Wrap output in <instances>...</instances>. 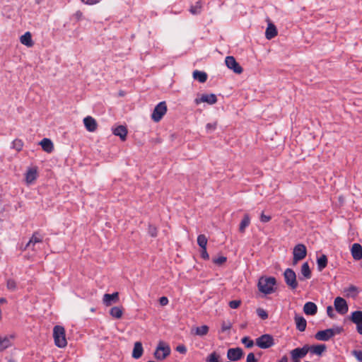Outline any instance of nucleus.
Wrapping results in <instances>:
<instances>
[{
	"label": "nucleus",
	"mask_w": 362,
	"mask_h": 362,
	"mask_svg": "<svg viewBox=\"0 0 362 362\" xmlns=\"http://www.w3.org/2000/svg\"><path fill=\"white\" fill-rule=\"evenodd\" d=\"M250 218L248 214H245L243 216V220L240 222L239 230L241 233L245 232V228L250 225Z\"/></svg>",
	"instance_id": "473e14b6"
},
{
	"label": "nucleus",
	"mask_w": 362,
	"mask_h": 362,
	"mask_svg": "<svg viewBox=\"0 0 362 362\" xmlns=\"http://www.w3.org/2000/svg\"><path fill=\"white\" fill-rule=\"evenodd\" d=\"M272 217L269 215H265L264 213H262L260 215V221L262 223H267L271 220Z\"/></svg>",
	"instance_id": "49530a36"
},
{
	"label": "nucleus",
	"mask_w": 362,
	"mask_h": 362,
	"mask_svg": "<svg viewBox=\"0 0 362 362\" xmlns=\"http://www.w3.org/2000/svg\"><path fill=\"white\" fill-rule=\"evenodd\" d=\"M83 123L88 132H95L97 129L98 124L96 120L90 116H87L85 117L83 119Z\"/></svg>",
	"instance_id": "dca6fc26"
},
{
	"label": "nucleus",
	"mask_w": 362,
	"mask_h": 362,
	"mask_svg": "<svg viewBox=\"0 0 362 362\" xmlns=\"http://www.w3.org/2000/svg\"><path fill=\"white\" fill-rule=\"evenodd\" d=\"M240 300H234L229 302V306L230 308L236 309L240 305Z\"/></svg>",
	"instance_id": "a18cd8bd"
},
{
	"label": "nucleus",
	"mask_w": 362,
	"mask_h": 362,
	"mask_svg": "<svg viewBox=\"0 0 362 362\" xmlns=\"http://www.w3.org/2000/svg\"><path fill=\"white\" fill-rule=\"evenodd\" d=\"M350 320L356 325L357 332L362 335V311L353 312L350 316Z\"/></svg>",
	"instance_id": "9d476101"
},
{
	"label": "nucleus",
	"mask_w": 362,
	"mask_h": 362,
	"mask_svg": "<svg viewBox=\"0 0 362 362\" xmlns=\"http://www.w3.org/2000/svg\"><path fill=\"white\" fill-rule=\"evenodd\" d=\"M241 342L245 345L247 348H252L254 346L253 340L250 339L249 337H245L241 339Z\"/></svg>",
	"instance_id": "ea45409f"
},
{
	"label": "nucleus",
	"mask_w": 362,
	"mask_h": 362,
	"mask_svg": "<svg viewBox=\"0 0 362 362\" xmlns=\"http://www.w3.org/2000/svg\"><path fill=\"white\" fill-rule=\"evenodd\" d=\"M309 351V346L305 345L302 348H296L291 351V358H303Z\"/></svg>",
	"instance_id": "2eb2a0df"
},
{
	"label": "nucleus",
	"mask_w": 362,
	"mask_h": 362,
	"mask_svg": "<svg viewBox=\"0 0 362 362\" xmlns=\"http://www.w3.org/2000/svg\"><path fill=\"white\" fill-rule=\"evenodd\" d=\"M193 77L200 83H204L207 79V74L204 71L195 70L193 72Z\"/></svg>",
	"instance_id": "c756f323"
},
{
	"label": "nucleus",
	"mask_w": 362,
	"mask_h": 362,
	"mask_svg": "<svg viewBox=\"0 0 362 362\" xmlns=\"http://www.w3.org/2000/svg\"><path fill=\"white\" fill-rule=\"evenodd\" d=\"M244 355L243 349L240 347L230 348L227 351V358L231 361H238Z\"/></svg>",
	"instance_id": "1a4fd4ad"
},
{
	"label": "nucleus",
	"mask_w": 362,
	"mask_h": 362,
	"mask_svg": "<svg viewBox=\"0 0 362 362\" xmlns=\"http://www.w3.org/2000/svg\"><path fill=\"white\" fill-rule=\"evenodd\" d=\"M284 278L287 286L292 291L298 286L296 272L290 268H287L284 272Z\"/></svg>",
	"instance_id": "7ed1b4c3"
},
{
	"label": "nucleus",
	"mask_w": 362,
	"mask_h": 362,
	"mask_svg": "<svg viewBox=\"0 0 362 362\" xmlns=\"http://www.w3.org/2000/svg\"><path fill=\"white\" fill-rule=\"evenodd\" d=\"M256 345L260 349H269L274 345V337L269 334H264L256 339Z\"/></svg>",
	"instance_id": "39448f33"
},
{
	"label": "nucleus",
	"mask_w": 362,
	"mask_h": 362,
	"mask_svg": "<svg viewBox=\"0 0 362 362\" xmlns=\"http://www.w3.org/2000/svg\"><path fill=\"white\" fill-rule=\"evenodd\" d=\"M209 327L207 325H202L201 327H197L195 328L194 334L198 336H205L209 332Z\"/></svg>",
	"instance_id": "f704fd0d"
},
{
	"label": "nucleus",
	"mask_w": 362,
	"mask_h": 362,
	"mask_svg": "<svg viewBox=\"0 0 362 362\" xmlns=\"http://www.w3.org/2000/svg\"><path fill=\"white\" fill-rule=\"evenodd\" d=\"M37 170L35 168H30L25 174V180L28 183L33 182L37 178Z\"/></svg>",
	"instance_id": "c85d7f7f"
},
{
	"label": "nucleus",
	"mask_w": 362,
	"mask_h": 362,
	"mask_svg": "<svg viewBox=\"0 0 362 362\" xmlns=\"http://www.w3.org/2000/svg\"><path fill=\"white\" fill-rule=\"evenodd\" d=\"M23 147V142L21 139H16L11 144V148L17 151H21Z\"/></svg>",
	"instance_id": "c9c22d12"
},
{
	"label": "nucleus",
	"mask_w": 362,
	"mask_h": 362,
	"mask_svg": "<svg viewBox=\"0 0 362 362\" xmlns=\"http://www.w3.org/2000/svg\"><path fill=\"white\" fill-rule=\"evenodd\" d=\"M217 102L216 95L214 93L211 94H203L200 98H197L194 100V103L197 105L200 104L201 103H206L209 105H214Z\"/></svg>",
	"instance_id": "f8f14e48"
},
{
	"label": "nucleus",
	"mask_w": 362,
	"mask_h": 362,
	"mask_svg": "<svg viewBox=\"0 0 362 362\" xmlns=\"http://www.w3.org/2000/svg\"><path fill=\"white\" fill-rule=\"evenodd\" d=\"M335 310L341 315H345L349 310L348 304L345 299L337 297L334 302Z\"/></svg>",
	"instance_id": "6e6552de"
},
{
	"label": "nucleus",
	"mask_w": 362,
	"mask_h": 362,
	"mask_svg": "<svg viewBox=\"0 0 362 362\" xmlns=\"http://www.w3.org/2000/svg\"><path fill=\"white\" fill-rule=\"evenodd\" d=\"M317 270L322 272L327 265V257L325 255H322L317 259Z\"/></svg>",
	"instance_id": "cd10ccee"
},
{
	"label": "nucleus",
	"mask_w": 362,
	"mask_h": 362,
	"mask_svg": "<svg viewBox=\"0 0 362 362\" xmlns=\"http://www.w3.org/2000/svg\"><path fill=\"white\" fill-rule=\"evenodd\" d=\"M11 346V339L8 337L0 336V351H2Z\"/></svg>",
	"instance_id": "7c9ffc66"
},
{
	"label": "nucleus",
	"mask_w": 362,
	"mask_h": 362,
	"mask_svg": "<svg viewBox=\"0 0 362 362\" xmlns=\"http://www.w3.org/2000/svg\"><path fill=\"white\" fill-rule=\"evenodd\" d=\"M351 252L352 257L355 260H360L362 259V246L360 244H353Z\"/></svg>",
	"instance_id": "6ab92c4d"
},
{
	"label": "nucleus",
	"mask_w": 362,
	"mask_h": 362,
	"mask_svg": "<svg viewBox=\"0 0 362 362\" xmlns=\"http://www.w3.org/2000/svg\"><path fill=\"white\" fill-rule=\"evenodd\" d=\"M232 327V324L230 322H225L223 321L221 324V332H224L226 331L230 330Z\"/></svg>",
	"instance_id": "37998d69"
},
{
	"label": "nucleus",
	"mask_w": 362,
	"mask_h": 362,
	"mask_svg": "<svg viewBox=\"0 0 362 362\" xmlns=\"http://www.w3.org/2000/svg\"><path fill=\"white\" fill-rule=\"evenodd\" d=\"M293 264L296 265L306 257L307 249L305 245L301 243L297 244L293 250Z\"/></svg>",
	"instance_id": "20e7f679"
},
{
	"label": "nucleus",
	"mask_w": 362,
	"mask_h": 362,
	"mask_svg": "<svg viewBox=\"0 0 362 362\" xmlns=\"http://www.w3.org/2000/svg\"><path fill=\"white\" fill-rule=\"evenodd\" d=\"M327 315L330 317V318H334L335 317V314L334 313V310H333V308L329 305V306H327Z\"/></svg>",
	"instance_id": "8fccbe9b"
},
{
	"label": "nucleus",
	"mask_w": 362,
	"mask_h": 362,
	"mask_svg": "<svg viewBox=\"0 0 362 362\" xmlns=\"http://www.w3.org/2000/svg\"><path fill=\"white\" fill-rule=\"evenodd\" d=\"M204 2L202 0H199L195 3L194 5H192L189 8V12L192 15H199L202 11Z\"/></svg>",
	"instance_id": "a878e982"
},
{
	"label": "nucleus",
	"mask_w": 362,
	"mask_h": 362,
	"mask_svg": "<svg viewBox=\"0 0 362 362\" xmlns=\"http://www.w3.org/2000/svg\"><path fill=\"white\" fill-rule=\"evenodd\" d=\"M216 125H217V123L216 122H214V123H208L206 125V128L207 129L208 132H213L214 130H215L216 127Z\"/></svg>",
	"instance_id": "603ef678"
},
{
	"label": "nucleus",
	"mask_w": 362,
	"mask_h": 362,
	"mask_svg": "<svg viewBox=\"0 0 362 362\" xmlns=\"http://www.w3.org/2000/svg\"><path fill=\"white\" fill-rule=\"evenodd\" d=\"M246 362H257V359L253 353H249L247 356Z\"/></svg>",
	"instance_id": "09e8293b"
},
{
	"label": "nucleus",
	"mask_w": 362,
	"mask_h": 362,
	"mask_svg": "<svg viewBox=\"0 0 362 362\" xmlns=\"http://www.w3.org/2000/svg\"><path fill=\"white\" fill-rule=\"evenodd\" d=\"M292 358L293 362H300L299 358Z\"/></svg>",
	"instance_id": "e2e57ef3"
},
{
	"label": "nucleus",
	"mask_w": 362,
	"mask_h": 362,
	"mask_svg": "<svg viewBox=\"0 0 362 362\" xmlns=\"http://www.w3.org/2000/svg\"><path fill=\"white\" fill-rule=\"evenodd\" d=\"M86 4L93 5L100 2L101 0H81Z\"/></svg>",
	"instance_id": "4d7b16f0"
},
{
	"label": "nucleus",
	"mask_w": 362,
	"mask_h": 362,
	"mask_svg": "<svg viewBox=\"0 0 362 362\" xmlns=\"http://www.w3.org/2000/svg\"><path fill=\"white\" fill-rule=\"evenodd\" d=\"M113 134L116 136H119L122 141H124L127 134V129L126 127L119 125L113 130Z\"/></svg>",
	"instance_id": "4be33fe9"
},
{
	"label": "nucleus",
	"mask_w": 362,
	"mask_h": 362,
	"mask_svg": "<svg viewBox=\"0 0 362 362\" xmlns=\"http://www.w3.org/2000/svg\"><path fill=\"white\" fill-rule=\"evenodd\" d=\"M278 362H288V357L285 355Z\"/></svg>",
	"instance_id": "bf43d9fd"
},
{
	"label": "nucleus",
	"mask_w": 362,
	"mask_h": 362,
	"mask_svg": "<svg viewBox=\"0 0 362 362\" xmlns=\"http://www.w3.org/2000/svg\"><path fill=\"white\" fill-rule=\"evenodd\" d=\"M170 354V348L168 345L165 346L163 341H160L155 352L154 357L157 360H163Z\"/></svg>",
	"instance_id": "0eeeda50"
},
{
	"label": "nucleus",
	"mask_w": 362,
	"mask_h": 362,
	"mask_svg": "<svg viewBox=\"0 0 362 362\" xmlns=\"http://www.w3.org/2000/svg\"><path fill=\"white\" fill-rule=\"evenodd\" d=\"M168 302H169L168 299L165 296H163L159 298V303L162 306H165V305H168Z\"/></svg>",
	"instance_id": "6e6d98bb"
},
{
	"label": "nucleus",
	"mask_w": 362,
	"mask_h": 362,
	"mask_svg": "<svg viewBox=\"0 0 362 362\" xmlns=\"http://www.w3.org/2000/svg\"><path fill=\"white\" fill-rule=\"evenodd\" d=\"M167 112V105L165 101L160 102L154 108L151 115L152 119L158 122L165 115Z\"/></svg>",
	"instance_id": "423d86ee"
},
{
	"label": "nucleus",
	"mask_w": 362,
	"mask_h": 362,
	"mask_svg": "<svg viewBox=\"0 0 362 362\" xmlns=\"http://www.w3.org/2000/svg\"><path fill=\"white\" fill-rule=\"evenodd\" d=\"M226 65L230 69H232L235 74H241L243 68L235 61V58L232 56H228L225 60Z\"/></svg>",
	"instance_id": "9b49d317"
},
{
	"label": "nucleus",
	"mask_w": 362,
	"mask_h": 362,
	"mask_svg": "<svg viewBox=\"0 0 362 362\" xmlns=\"http://www.w3.org/2000/svg\"><path fill=\"white\" fill-rule=\"evenodd\" d=\"M201 257L204 259H209V255L206 251V247L205 248H202V250H201Z\"/></svg>",
	"instance_id": "5fc2aeb1"
},
{
	"label": "nucleus",
	"mask_w": 362,
	"mask_h": 362,
	"mask_svg": "<svg viewBox=\"0 0 362 362\" xmlns=\"http://www.w3.org/2000/svg\"><path fill=\"white\" fill-rule=\"evenodd\" d=\"M349 291L352 292V291H357V288L355 286H351L349 288Z\"/></svg>",
	"instance_id": "052dcab7"
},
{
	"label": "nucleus",
	"mask_w": 362,
	"mask_h": 362,
	"mask_svg": "<svg viewBox=\"0 0 362 362\" xmlns=\"http://www.w3.org/2000/svg\"><path fill=\"white\" fill-rule=\"evenodd\" d=\"M333 337V332L331 329H327L324 330L318 331L315 334V338L319 341H327Z\"/></svg>",
	"instance_id": "ddd939ff"
},
{
	"label": "nucleus",
	"mask_w": 362,
	"mask_h": 362,
	"mask_svg": "<svg viewBox=\"0 0 362 362\" xmlns=\"http://www.w3.org/2000/svg\"><path fill=\"white\" fill-rule=\"evenodd\" d=\"M40 144L42 146V148L47 153H51L54 149L53 143L49 139L44 138L40 142Z\"/></svg>",
	"instance_id": "b1692460"
},
{
	"label": "nucleus",
	"mask_w": 362,
	"mask_h": 362,
	"mask_svg": "<svg viewBox=\"0 0 362 362\" xmlns=\"http://www.w3.org/2000/svg\"><path fill=\"white\" fill-rule=\"evenodd\" d=\"M21 42L24 45H32V35L30 32H26L20 37Z\"/></svg>",
	"instance_id": "72a5a7b5"
},
{
	"label": "nucleus",
	"mask_w": 362,
	"mask_h": 362,
	"mask_svg": "<svg viewBox=\"0 0 362 362\" xmlns=\"http://www.w3.org/2000/svg\"><path fill=\"white\" fill-rule=\"evenodd\" d=\"M6 302V299L4 298H0V304L1 303H4Z\"/></svg>",
	"instance_id": "680f3d73"
},
{
	"label": "nucleus",
	"mask_w": 362,
	"mask_h": 362,
	"mask_svg": "<svg viewBox=\"0 0 362 362\" xmlns=\"http://www.w3.org/2000/svg\"><path fill=\"white\" fill-rule=\"evenodd\" d=\"M352 353L358 361H362V351L354 350Z\"/></svg>",
	"instance_id": "3c124183"
},
{
	"label": "nucleus",
	"mask_w": 362,
	"mask_h": 362,
	"mask_svg": "<svg viewBox=\"0 0 362 362\" xmlns=\"http://www.w3.org/2000/svg\"><path fill=\"white\" fill-rule=\"evenodd\" d=\"M123 314V310L121 307L115 306L112 307L110 310V315L117 319L122 317Z\"/></svg>",
	"instance_id": "2f4dec72"
},
{
	"label": "nucleus",
	"mask_w": 362,
	"mask_h": 362,
	"mask_svg": "<svg viewBox=\"0 0 362 362\" xmlns=\"http://www.w3.org/2000/svg\"><path fill=\"white\" fill-rule=\"evenodd\" d=\"M143 346L142 344L140 341H136L134 344L133 351H132V357L135 359L139 358L143 354Z\"/></svg>",
	"instance_id": "5701e85b"
},
{
	"label": "nucleus",
	"mask_w": 362,
	"mask_h": 362,
	"mask_svg": "<svg viewBox=\"0 0 362 362\" xmlns=\"http://www.w3.org/2000/svg\"><path fill=\"white\" fill-rule=\"evenodd\" d=\"M277 35V30L274 25L270 23L266 29L265 35L269 40L274 37Z\"/></svg>",
	"instance_id": "bb28decb"
},
{
	"label": "nucleus",
	"mask_w": 362,
	"mask_h": 362,
	"mask_svg": "<svg viewBox=\"0 0 362 362\" xmlns=\"http://www.w3.org/2000/svg\"><path fill=\"white\" fill-rule=\"evenodd\" d=\"M257 315L262 319V320H266L268 318V313L267 312L264 310L263 308H259L256 310Z\"/></svg>",
	"instance_id": "58836bf2"
},
{
	"label": "nucleus",
	"mask_w": 362,
	"mask_h": 362,
	"mask_svg": "<svg viewBox=\"0 0 362 362\" xmlns=\"http://www.w3.org/2000/svg\"><path fill=\"white\" fill-rule=\"evenodd\" d=\"M276 283L274 277H261L258 281V288L264 294H270L274 291V286Z\"/></svg>",
	"instance_id": "f257e3e1"
},
{
	"label": "nucleus",
	"mask_w": 362,
	"mask_h": 362,
	"mask_svg": "<svg viewBox=\"0 0 362 362\" xmlns=\"http://www.w3.org/2000/svg\"><path fill=\"white\" fill-rule=\"evenodd\" d=\"M219 358V355L216 352H213L207 357L206 362H220Z\"/></svg>",
	"instance_id": "a19ab883"
},
{
	"label": "nucleus",
	"mask_w": 362,
	"mask_h": 362,
	"mask_svg": "<svg viewBox=\"0 0 362 362\" xmlns=\"http://www.w3.org/2000/svg\"><path fill=\"white\" fill-rule=\"evenodd\" d=\"M331 330L333 332V337H334L336 334H339L343 332V327H334L332 328H330Z\"/></svg>",
	"instance_id": "de8ad7c7"
},
{
	"label": "nucleus",
	"mask_w": 362,
	"mask_h": 362,
	"mask_svg": "<svg viewBox=\"0 0 362 362\" xmlns=\"http://www.w3.org/2000/svg\"><path fill=\"white\" fill-rule=\"evenodd\" d=\"M227 258L224 256H220L213 259V262L216 264L221 265L226 262Z\"/></svg>",
	"instance_id": "c03bdc74"
},
{
	"label": "nucleus",
	"mask_w": 362,
	"mask_h": 362,
	"mask_svg": "<svg viewBox=\"0 0 362 362\" xmlns=\"http://www.w3.org/2000/svg\"><path fill=\"white\" fill-rule=\"evenodd\" d=\"M176 351L180 354H185L187 352V348L185 345H179L176 347Z\"/></svg>",
	"instance_id": "864d4df0"
},
{
	"label": "nucleus",
	"mask_w": 362,
	"mask_h": 362,
	"mask_svg": "<svg viewBox=\"0 0 362 362\" xmlns=\"http://www.w3.org/2000/svg\"><path fill=\"white\" fill-rule=\"evenodd\" d=\"M148 233L151 237H153V238L156 237L157 236V228L155 226L150 224L148 226Z\"/></svg>",
	"instance_id": "79ce46f5"
},
{
	"label": "nucleus",
	"mask_w": 362,
	"mask_h": 362,
	"mask_svg": "<svg viewBox=\"0 0 362 362\" xmlns=\"http://www.w3.org/2000/svg\"><path fill=\"white\" fill-rule=\"evenodd\" d=\"M294 320L296 325V329L300 332L305 331L307 326V322L303 316H298L296 315Z\"/></svg>",
	"instance_id": "412c9836"
},
{
	"label": "nucleus",
	"mask_w": 362,
	"mask_h": 362,
	"mask_svg": "<svg viewBox=\"0 0 362 362\" xmlns=\"http://www.w3.org/2000/svg\"><path fill=\"white\" fill-rule=\"evenodd\" d=\"M326 349L327 346L325 344L309 346V351L317 356H321Z\"/></svg>",
	"instance_id": "393cba45"
},
{
	"label": "nucleus",
	"mask_w": 362,
	"mask_h": 362,
	"mask_svg": "<svg viewBox=\"0 0 362 362\" xmlns=\"http://www.w3.org/2000/svg\"><path fill=\"white\" fill-rule=\"evenodd\" d=\"M300 276H298L300 281L310 279L312 277V272L308 262H304L301 266Z\"/></svg>",
	"instance_id": "4468645a"
},
{
	"label": "nucleus",
	"mask_w": 362,
	"mask_h": 362,
	"mask_svg": "<svg viewBox=\"0 0 362 362\" xmlns=\"http://www.w3.org/2000/svg\"><path fill=\"white\" fill-rule=\"evenodd\" d=\"M197 244L201 247V249L206 247V245H207L206 237L203 234L199 235L197 237Z\"/></svg>",
	"instance_id": "e433bc0d"
},
{
	"label": "nucleus",
	"mask_w": 362,
	"mask_h": 362,
	"mask_svg": "<svg viewBox=\"0 0 362 362\" xmlns=\"http://www.w3.org/2000/svg\"><path fill=\"white\" fill-rule=\"evenodd\" d=\"M74 16L78 21H80L83 18V13L81 11H77L75 13Z\"/></svg>",
	"instance_id": "13d9d810"
},
{
	"label": "nucleus",
	"mask_w": 362,
	"mask_h": 362,
	"mask_svg": "<svg viewBox=\"0 0 362 362\" xmlns=\"http://www.w3.org/2000/svg\"><path fill=\"white\" fill-rule=\"evenodd\" d=\"M42 0H35L36 4H40Z\"/></svg>",
	"instance_id": "0e129e2a"
},
{
	"label": "nucleus",
	"mask_w": 362,
	"mask_h": 362,
	"mask_svg": "<svg viewBox=\"0 0 362 362\" xmlns=\"http://www.w3.org/2000/svg\"><path fill=\"white\" fill-rule=\"evenodd\" d=\"M303 312L308 315H314L317 312V307L313 302H307L303 306Z\"/></svg>",
	"instance_id": "aec40b11"
},
{
	"label": "nucleus",
	"mask_w": 362,
	"mask_h": 362,
	"mask_svg": "<svg viewBox=\"0 0 362 362\" xmlns=\"http://www.w3.org/2000/svg\"><path fill=\"white\" fill-rule=\"evenodd\" d=\"M6 288L11 291H16L17 288V284L16 281L13 279H8L6 281Z\"/></svg>",
	"instance_id": "4c0bfd02"
},
{
	"label": "nucleus",
	"mask_w": 362,
	"mask_h": 362,
	"mask_svg": "<svg viewBox=\"0 0 362 362\" xmlns=\"http://www.w3.org/2000/svg\"><path fill=\"white\" fill-rule=\"evenodd\" d=\"M42 238H43L42 235H40L39 232H35L30 238V240L25 245L23 250H25L30 247H34L36 243H42Z\"/></svg>",
	"instance_id": "f3484780"
},
{
	"label": "nucleus",
	"mask_w": 362,
	"mask_h": 362,
	"mask_svg": "<svg viewBox=\"0 0 362 362\" xmlns=\"http://www.w3.org/2000/svg\"><path fill=\"white\" fill-rule=\"evenodd\" d=\"M119 300L118 292H115L112 294L106 293L103 296V302L106 306H110L113 303H117Z\"/></svg>",
	"instance_id": "a211bd4d"
},
{
	"label": "nucleus",
	"mask_w": 362,
	"mask_h": 362,
	"mask_svg": "<svg viewBox=\"0 0 362 362\" xmlns=\"http://www.w3.org/2000/svg\"><path fill=\"white\" fill-rule=\"evenodd\" d=\"M54 344L59 348H64L67 345L65 336V329L62 326L56 325L53 329Z\"/></svg>",
	"instance_id": "f03ea898"
}]
</instances>
